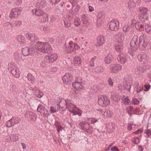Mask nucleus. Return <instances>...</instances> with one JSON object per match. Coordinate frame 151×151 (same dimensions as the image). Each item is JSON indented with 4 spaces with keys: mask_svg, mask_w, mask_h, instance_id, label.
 Returning a JSON list of instances; mask_svg holds the SVG:
<instances>
[{
    "mask_svg": "<svg viewBox=\"0 0 151 151\" xmlns=\"http://www.w3.org/2000/svg\"><path fill=\"white\" fill-rule=\"evenodd\" d=\"M57 105L58 108L60 109L61 108L63 111H65L68 109L70 113V115H76V106L70 101L67 102L65 100H61L58 104H57Z\"/></svg>",
    "mask_w": 151,
    "mask_h": 151,
    "instance_id": "f257e3e1",
    "label": "nucleus"
},
{
    "mask_svg": "<svg viewBox=\"0 0 151 151\" xmlns=\"http://www.w3.org/2000/svg\"><path fill=\"white\" fill-rule=\"evenodd\" d=\"M32 12L33 14L39 17L38 20L40 22H46L48 21L49 17L48 15L40 9H34L32 10Z\"/></svg>",
    "mask_w": 151,
    "mask_h": 151,
    "instance_id": "f03ea898",
    "label": "nucleus"
},
{
    "mask_svg": "<svg viewBox=\"0 0 151 151\" xmlns=\"http://www.w3.org/2000/svg\"><path fill=\"white\" fill-rule=\"evenodd\" d=\"M139 14V19L142 21H145L148 18V14L149 11L147 8L144 6H140L137 10Z\"/></svg>",
    "mask_w": 151,
    "mask_h": 151,
    "instance_id": "7ed1b4c3",
    "label": "nucleus"
},
{
    "mask_svg": "<svg viewBox=\"0 0 151 151\" xmlns=\"http://www.w3.org/2000/svg\"><path fill=\"white\" fill-rule=\"evenodd\" d=\"M8 69L9 71L12 73L14 77L19 78L20 77V74L19 69L17 65L13 63H11L8 65Z\"/></svg>",
    "mask_w": 151,
    "mask_h": 151,
    "instance_id": "20e7f679",
    "label": "nucleus"
},
{
    "mask_svg": "<svg viewBox=\"0 0 151 151\" xmlns=\"http://www.w3.org/2000/svg\"><path fill=\"white\" fill-rule=\"evenodd\" d=\"M98 102L100 106L106 107L110 104V101L109 98L106 95H100L99 96Z\"/></svg>",
    "mask_w": 151,
    "mask_h": 151,
    "instance_id": "39448f33",
    "label": "nucleus"
},
{
    "mask_svg": "<svg viewBox=\"0 0 151 151\" xmlns=\"http://www.w3.org/2000/svg\"><path fill=\"white\" fill-rule=\"evenodd\" d=\"M79 125L81 128L84 131H86L88 133L91 134L93 132V128L90 126L89 124L86 122H82L79 124Z\"/></svg>",
    "mask_w": 151,
    "mask_h": 151,
    "instance_id": "423d86ee",
    "label": "nucleus"
},
{
    "mask_svg": "<svg viewBox=\"0 0 151 151\" xmlns=\"http://www.w3.org/2000/svg\"><path fill=\"white\" fill-rule=\"evenodd\" d=\"M119 23L118 21L112 20L108 23L109 29L112 31H117L119 28Z\"/></svg>",
    "mask_w": 151,
    "mask_h": 151,
    "instance_id": "0eeeda50",
    "label": "nucleus"
},
{
    "mask_svg": "<svg viewBox=\"0 0 151 151\" xmlns=\"http://www.w3.org/2000/svg\"><path fill=\"white\" fill-rule=\"evenodd\" d=\"M45 43L40 42H37L36 43V45H35L33 46V50H34V52H37L38 51L41 52L43 53H44L45 52H47V49L45 51L43 50V48L44 45Z\"/></svg>",
    "mask_w": 151,
    "mask_h": 151,
    "instance_id": "6e6552de",
    "label": "nucleus"
},
{
    "mask_svg": "<svg viewBox=\"0 0 151 151\" xmlns=\"http://www.w3.org/2000/svg\"><path fill=\"white\" fill-rule=\"evenodd\" d=\"M21 11L20 9L18 8L13 9L9 15V17L11 19L17 17L20 14Z\"/></svg>",
    "mask_w": 151,
    "mask_h": 151,
    "instance_id": "1a4fd4ad",
    "label": "nucleus"
},
{
    "mask_svg": "<svg viewBox=\"0 0 151 151\" xmlns=\"http://www.w3.org/2000/svg\"><path fill=\"white\" fill-rule=\"evenodd\" d=\"M110 71L112 73H117L121 71L122 66L119 64H112L111 65Z\"/></svg>",
    "mask_w": 151,
    "mask_h": 151,
    "instance_id": "9d476101",
    "label": "nucleus"
},
{
    "mask_svg": "<svg viewBox=\"0 0 151 151\" xmlns=\"http://www.w3.org/2000/svg\"><path fill=\"white\" fill-rule=\"evenodd\" d=\"M22 54L25 56L29 55H32L34 53V50H33V46L29 48L25 47L23 48L22 50Z\"/></svg>",
    "mask_w": 151,
    "mask_h": 151,
    "instance_id": "9b49d317",
    "label": "nucleus"
},
{
    "mask_svg": "<svg viewBox=\"0 0 151 151\" xmlns=\"http://www.w3.org/2000/svg\"><path fill=\"white\" fill-rule=\"evenodd\" d=\"M137 41L138 37L137 35L134 36L130 42L131 46L133 50L136 49L139 47Z\"/></svg>",
    "mask_w": 151,
    "mask_h": 151,
    "instance_id": "f8f14e48",
    "label": "nucleus"
},
{
    "mask_svg": "<svg viewBox=\"0 0 151 151\" xmlns=\"http://www.w3.org/2000/svg\"><path fill=\"white\" fill-rule=\"evenodd\" d=\"M131 23L132 25H135V27L137 30H140L141 29L144 28V24L143 23L140 22H137L134 19L131 21Z\"/></svg>",
    "mask_w": 151,
    "mask_h": 151,
    "instance_id": "ddd939ff",
    "label": "nucleus"
},
{
    "mask_svg": "<svg viewBox=\"0 0 151 151\" xmlns=\"http://www.w3.org/2000/svg\"><path fill=\"white\" fill-rule=\"evenodd\" d=\"M72 78V75L69 73H67L62 77V80L64 83L69 84L71 83L70 80Z\"/></svg>",
    "mask_w": 151,
    "mask_h": 151,
    "instance_id": "4468645a",
    "label": "nucleus"
},
{
    "mask_svg": "<svg viewBox=\"0 0 151 151\" xmlns=\"http://www.w3.org/2000/svg\"><path fill=\"white\" fill-rule=\"evenodd\" d=\"M117 42L123 43L125 40V36L122 32H119L116 36Z\"/></svg>",
    "mask_w": 151,
    "mask_h": 151,
    "instance_id": "2eb2a0df",
    "label": "nucleus"
},
{
    "mask_svg": "<svg viewBox=\"0 0 151 151\" xmlns=\"http://www.w3.org/2000/svg\"><path fill=\"white\" fill-rule=\"evenodd\" d=\"M117 60L121 64H124L127 60V58L125 55L121 53L118 55Z\"/></svg>",
    "mask_w": 151,
    "mask_h": 151,
    "instance_id": "dca6fc26",
    "label": "nucleus"
},
{
    "mask_svg": "<svg viewBox=\"0 0 151 151\" xmlns=\"http://www.w3.org/2000/svg\"><path fill=\"white\" fill-rule=\"evenodd\" d=\"M37 111L45 116L48 112V110L46 109V107L40 104H39L38 106Z\"/></svg>",
    "mask_w": 151,
    "mask_h": 151,
    "instance_id": "f3484780",
    "label": "nucleus"
},
{
    "mask_svg": "<svg viewBox=\"0 0 151 151\" xmlns=\"http://www.w3.org/2000/svg\"><path fill=\"white\" fill-rule=\"evenodd\" d=\"M26 37L32 42H35L38 40V37L33 33H27L26 35Z\"/></svg>",
    "mask_w": 151,
    "mask_h": 151,
    "instance_id": "a211bd4d",
    "label": "nucleus"
},
{
    "mask_svg": "<svg viewBox=\"0 0 151 151\" xmlns=\"http://www.w3.org/2000/svg\"><path fill=\"white\" fill-rule=\"evenodd\" d=\"M69 46L67 47H66L65 49V51L69 53H72L73 52L74 53H75V51L76 50V48H74L75 46H76V43H75L74 44V47H73V46L72 45V42H70L69 43Z\"/></svg>",
    "mask_w": 151,
    "mask_h": 151,
    "instance_id": "6ab92c4d",
    "label": "nucleus"
},
{
    "mask_svg": "<svg viewBox=\"0 0 151 151\" xmlns=\"http://www.w3.org/2000/svg\"><path fill=\"white\" fill-rule=\"evenodd\" d=\"M139 40V42L138 43L139 47H140L141 49L143 50L147 47V44L145 42L143 36H140Z\"/></svg>",
    "mask_w": 151,
    "mask_h": 151,
    "instance_id": "aec40b11",
    "label": "nucleus"
},
{
    "mask_svg": "<svg viewBox=\"0 0 151 151\" xmlns=\"http://www.w3.org/2000/svg\"><path fill=\"white\" fill-rule=\"evenodd\" d=\"M104 42V36H100L97 38L96 46V47H100L102 45Z\"/></svg>",
    "mask_w": 151,
    "mask_h": 151,
    "instance_id": "412c9836",
    "label": "nucleus"
},
{
    "mask_svg": "<svg viewBox=\"0 0 151 151\" xmlns=\"http://www.w3.org/2000/svg\"><path fill=\"white\" fill-rule=\"evenodd\" d=\"M46 5L45 2L44 0H39L35 4L36 7L42 8Z\"/></svg>",
    "mask_w": 151,
    "mask_h": 151,
    "instance_id": "4be33fe9",
    "label": "nucleus"
},
{
    "mask_svg": "<svg viewBox=\"0 0 151 151\" xmlns=\"http://www.w3.org/2000/svg\"><path fill=\"white\" fill-rule=\"evenodd\" d=\"M123 43L117 42L115 44V48L117 51L121 52L123 49Z\"/></svg>",
    "mask_w": 151,
    "mask_h": 151,
    "instance_id": "5701e85b",
    "label": "nucleus"
},
{
    "mask_svg": "<svg viewBox=\"0 0 151 151\" xmlns=\"http://www.w3.org/2000/svg\"><path fill=\"white\" fill-rule=\"evenodd\" d=\"M82 80V79L81 78L80 80H78V78H77V81H76V90L77 91H80L83 88V86L81 84Z\"/></svg>",
    "mask_w": 151,
    "mask_h": 151,
    "instance_id": "b1692460",
    "label": "nucleus"
},
{
    "mask_svg": "<svg viewBox=\"0 0 151 151\" xmlns=\"http://www.w3.org/2000/svg\"><path fill=\"white\" fill-rule=\"evenodd\" d=\"M58 56L55 54L53 53L51 54L48 57V60L50 63H52L55 61L58 58Z\"/></svg>",
    "mask_w": 151,
    "mask_h": 151,
    "instance_id": "393cba45",
    "label": "nucleus"
},
{
    "mask_svg": "<svg viewBox=\"0 0 151 151\" xmlns=\"http://www.w3.org/2000/svg\"><path fill=\"white\" fill-rule=\"evenodd\" d=\"M112 58V54L110 53L108 54L105 58L104 62L106 64H109L111 63Z\"/></svg>",
    "mask_w": 151,
    "mask_h": 151,
    "instance_id": "a878e982",
    "label": "nucleus"
},
{
    "mask_svg": "<svg viewBox=\"0 0 151 151\" xmlns=\"http://www.w3.org/2000/svg\"><path fill=\"white\" fill-rule=\"evenodd\" d=\"M121 100L122 103L124 104L128 105L129 104L130 101L129 98L128 97L123 96L121 98Z\"/></svg>",
    "mask_w": 151,
    "mask_h": 151,
    "instance_id": "bb28decb",
    "label": "nucleus"
},
{
    "mask_svg": "<svg viewBox=\"0 0 151 151\" xmlns=\"http://www.w3.org/2000/svg\"><path fill=\"white\" fill-rule=\"evenodd\" d=\"M102 115L105 117L110 118L113 115V112L111 111L105 110L104 111Z\"/></svg>",
    "mask_w": 151,
    "mask_h": 151,
    "instance_id": "cd10ccee",
    "label": "nucleus"
},
{
    "mask_svg": "<svg viewBox=\"0 0 151 151\" xmlns=\"http://www.w3.org/2000/svg\"><path fill=\"white\" fill-rule=\"evenodd\" d=\"M81 20L82 21V23L84 25H87L88 23V18L85 14H83L81 17Z\"/></svg>",
    "mask_w": 151,
    "mask_h": 151,
    "instance_id": "c85d7f7f",
    "label": "nucleus"
},
{
    "mask_svg": "<svg viewBox=\"0 0 151 151\" xmlns=\"http://www.w3.org/2000/svg\"><path fill=\"white\" fill-rule=\"evenodd\" d=\"M14 58L16 61H20L22 60V55L18 52H16L14 54Z\"/></svg>",
    "mask_w": 151,
    "mask_h": 151,
    "instance_id": "c756f323",
    "label": "nucleus"
},
{
    "mask_svg": "<svg viewBox=\"0 0 151 151\" xmlns=\"http://www.w3.org/2000/svg\"><path fill=\"white\" fill-rule=\"evenodd\" d=\"M28 113L29 114L28 119L32 122H35L36 118V115L34 113L31 112H30L29 113Z\"/></svg>",
    "mask_w": 151,
    "mask_h": 151,
    "instance_id": "7c9ffc66",
    "label": "nucleus"
},
{
    "mask_svg": "<svg viewBox=\"0 0 151 151\" xmlns=\"http://www.w3.org/2000/svg\"><path fill=\"white\" fill-rule=\"evenodd\" d=\"M132 82L125 83L124 85V87L125 89L128 90L129 92H130V89L132 86Z\"/></svg>",
    "mask_w": 151,
    "mask_h": 151,
    "instance_id": "2f4dec72",
    "label": "nucleus"
},
{
    "mask_svg": "<svg viewBox=\"0 0 151 151\" xmlns=\"http://www.w3.org/2000/svg\"><path fill=\"white\" fill-rule=\"evenodd\" d=\"M11 119L13 126L15 124L18 123L20 121V119L19 118L15 117H13Z\"/></svg>",
    "mask_w": 151,
    "mask_h": 151,
    "instance_id": "473e14b6",
    "label": "nucleus"
},
{
    "mask_svg": "<svg viewBox=\"0 0 151 151\" xmlns=\"http://www.w3.org/2000/svg\"><path fill=\"white\" fill-rule=\"evenodd\" d=\"M138 59L140 61L144 62L146 60V56L145 54H140L138 55Z\"/></svg>",
    "mask_w": 151,
    "mask_h": 151,
    "instance_id": "72a5a7b5",
    "label": "nucleus"
},
{
    "mask_svg": "<svg viewBox=\"0 0 151 151\" xmlns=\"http://www.w3.org/2000/svg\"><path fill=\"white\" fill-rule=\"evenodd\" d=\"M44 48H43V50H44L45 51H46V49H47V52H45L44 53H48L50 52V50H51L50 46V45H49L48 44H47L46 42H45L44 45L43 47Z\"/></svg>",
    "mask_w": 151,
    "mask_h": 151,
    "instance_id": "f704fd0d",
    "label": "nucleus"
},
{
    "mask_svg": "<svg viewBox=\"0 0 151 151\" xmlns=\"http://www.w3.org/2000/svg\"><path fill=\"white\" fill-rule=\"evenodd\" d=\"M27 78L28 80L31 81V82L33 83L35 81V78L34 76L31 73H29L27 75Z\"/></svg>",
    "mask_w": 151,
    "mask_h": 151,
    "instance_id": "c9c22d12",
    "label": "nucleus"
},
{
    "mask_svg": "<svg viewBox=\"0 0 151 151\" xmlns=\"http://www.w3.org/2000/svg\"><path fill=\"white\" fill-rule=\"evenodd\" d=\"M10 140L12 141H16L18 139V136L17 134H12L10 137Z\"/></svg>",
    "mask_w": 151,
    "mask_h": 151,
    "instance_id": "e433bc0d",
    "label": "nucleus"
},
{
    "mask_svg": "<svg viewBox=\"0 0 151 151\" xmlns=\"http://www.w3.org/2000/svg\"><path fill=\"white\" fill-rule=\"evenodd\" d=\"M17 41L19 42L23 43L24 42V37L22 35H19L17 36Z\"/></svg>",
    "mask_w": 151,
    "mask_h": 151,
    "instance_id": "4c0bfd02",
    "label": "nucleus"
},
{
    "mask_svg": "<svg viewBox=\"0 0 151 151\" xmlns=\"http://www.w3.org/2000/svg\"><path fill=\"white\" fill-rule=\"evenodd\" d=\"M128 6L130 8H134L136 6L135 3H134L133 0H130L129 1Z\"/></svg>",
    "mask_w": 151,
    "mask_h": 151,
    "instance_id": "58836bf2",
    "label": "nucleus"
},
{
    "mask_svg": "<svg viewBox=\"0 0 151 151\" xmlns=\"http://www.w3.org/2000/svg\"><path fill=\"white\" fill-rule=\"evenodd\" d=\"M131 26L130 25H127L124 26L123 28V31L124 32H128L130 29Z\"/></svg>",
    "mask_w": 151,
    "mask_h": 151,
    "instance_id": "ea45409f",
    "label": "nucleus"
},
{
    "mask_svg": "<svg viewBox=\"0 0 151 151\" xmlns=\"http://www.w3.org/2000/svg\"><path fill=\"white\" fill-rule=\"evenodd\" d=\"M103 17V13L101 12H99L97 14L96 16L97 19L102 20Z\"/></svg>",
    "mask_w": 151,
    "mask_h": 151,
    "instance_id": "a19ab883",
    "label": "nucleus"
},
{
    "mask_svg": "<svg viewBox=\"0 0 151 151\" xmlns=\"http://www.w3.org/2000/svg\"><path fill=\"white\" fill-rule=\"evenodd\" d=\"M13 24L17 27H19L21 25L22 23L21 21H17L13 22Z\"/></svg>",
    "mask_w": 151,
    "mask_h": 151,
    "instance_id": "79ce46f5",
    "label": "nucleus"
},
{
    "mask_svg": "<svg viewBox=\"0 0 151 151\" xmlns=\"http://www.w3.org/2000/svg\"><path fill=\"white\" fill-rule=\"evenodd\" d=\"M145 29L146 32L148 33L151 32V27L148 24H147L145 26Z\"/></svg>",
    "mask_w": 151,
    "mask_h": 151,
    "instance_id": "37998d69",
    "label": "nucleus"
},
{
    "mask_svg": "<svg viewBox=\"0 0 151 151\" xmlns=\"http://www.w3.org/2000/svg\"><path fill=\"white\" fill-rule=\"evenodd\" d=\"M4 26L7 27L9 29H12L13 28V26L12 25L11 23L9 22H6L4 24Z\"/></svg>",
    "mask_w": 151,
    "mask_h": 151,
    "instance_id": "c03bdc74",
    "label": "nucleus"
},
{
    "mask_svg": "<svg viewBox=\"0 0 151 151\" xmlns=\"http://www.w3.org/2000/svg\"><path fill=\"white\" fill-rule=\"evenodd\" d=\"M96 59V57H94L91 58L90 62V65L91 66H93L94 65V62Z\"/></svg>",
    "mask_w": 151,
    "mask_h": 151,
    "instance_id": "a18cd8bd",
    "label": "nucleus"
},
{
    "mask_svg": "<svg viewBox=\"0 0 151 151\" xmlns=\"http://www.w3.org/2000/svg\"><path fill=\"white\" fill-rule=\"evenodd\" d=\"M11 119L7 121L6 122V127H11L13 126V124L12 123V122H11Z\"/></svg>",
    "mask_w": 151,
    "mask_h": 151,
    "instance_id": "49530a36",
    "label": "nucleus"
},
{
    "mask_svg": "<svg viewBox=\"0 0 151 151\" xmlns=\"http://www.w3.org/2000/svg\"><path fill=\"white\" fill-rule=\"evenodd\" d=\"M132 102L134 105H135L138 104L139 103L138 100L135 98H134L133 99Z\"/></svg>",
    "mask_w": 151,
    "mask_h": 151,
    "instance_id": "de8ad7c7",
    "label": "nucleus"
},
{
    "mask_svg": "<svg viewBox=\"0 0 151 151\" xmlns=\"http://www.w3.org/2000/svg\"><path fill=\"white\" fill-rule=\"evenodd\" d=\"M64 23L65 26L67 28H68L70 26V21L65 20L64 21Z\"/></svg>",
    "mask_w": 151,
    "mask_h": 151,
    "instance_id": "09e8293b",
    "label": "nucleus"
},
{
    "mask_svg": "<svg viewBox=\"0 0 151 151\" xmlns=\"http://www.w3.org/2000/svg\"><path fill=\"white\" fill-rule=\"evenodd\" d=\"M97 119L95 118H90L88 119L89 122L93 124L97 121Z\"/></svg>",
    "mask_w": 151,
    "mask_h": 151,
    "instance_id": "8fccbe9b",
    "label": "nucleus"
},
{
    "mask_svg": "<svg viewBox=\"0 0 151 151\" xmlns=\"http://www.w3.org/2000/svg\"><path fill=\"white\" fill-rule=\"evenodd\" d=\"M96 24L97 26L98 27H100L101 25L102 20L96 19Z\"/></svg>",
    "mask_w": 151,
    "mask_h": 151,
    "instance_id": "3c124183",
    "label": "nucleus"
},
{
    "mask_svg": "<svg viewBox=\"0 0 151 151\" xmlns=\"http://www.w3.org/2000/svg\"><path fill=\"white\" fill-rule=\"evenodd\" d=\"M36 95L38 98H40L42 97L43 95V93L40 91H38L36 93Z\"/></svg>",
    "mask_w": 151,
    "mask_h": 151,
    "instance_id": "603ef678",
    "label": "nucleus"
},
{
    "mask_svg": "<svg viewBox=\"0 0 151 151\" xmlns=\"http://www.w3.org/2000/svg\"><path fill=\"white\" fill-rule=\"evenodd\" d=\"M54 40L52 38H49L47 41L48 42L47 44H48L49 45L51 44H52L54 42Z\"/></svg>",
    "mask_w": 151,
    "mask_h": 151,
    "instance_id": "864d4df0",
    "label": "nucleus"
},
{
    "mask_svg": "<svg viewBox=\"0 0 151 151\" xmlns=\"http://www.w3.org/2000/svg\"><path fill=\"white\" fill-rule=\"evenodd\" d=\"M108 82L109 85L110 86H113L114 83L111 78H109L108 81Z\"/></svg>",
    "mask_w": 151,
    "mask_h": 151,
    "instance_id": "5fc2aeb1",
    "label": "nucleus"
},
{
    "mask_svg": "<svg viewBox=\"0 0 151 151\" xmlns=\"http://www.w3.org/2000/svg\"><path fill=\"white\" fill-rule=\"evenodd\" d=\"M82 112V111L81 110L76 107V114H78V116H80Z\"/></svg>",
    "mask_w": 151,
    "mask_h": 151,
    "instance_id": "6e6d98bb",
    "label": "nucleus"
},
{
    "mask_svg": "<svg viewBox=\"0 0 151 151\" xmlns=\"http://www.w3.org/2000/svg\"><path fill=\"white\" fill-rule=\"evenodd\" d=\"M132 141L134 143L137 144L139 142V139L137 137L134 138L133 139Z\"/></svg>",
    "mask_w": 151,
    "mask_h": 151,
    "instance_id": "4d7b16f0",
    "label": "nucleus"
},
{
    "mask_svg": "<svg viewBox=\"0 0 151 151\" xmlns=\"http://www.w3.org/2000/svg\"><path fill=\"white\" fill-rule=\"evenodd\" d=\"M144 87L146 89L145 91H147L150 89V85L149 84H145L144 85Z\"/></svg>",
    "mask_w": 151,
    "mask_h": 151,
    "instance_id": "13d9d810",
    "label": "nucleus"
},
{
    "mask_svg": "<svg viewBox=\"0 0 151 151\" xmlns=\"http://www.w3.org/2000/svg\"><path fill=\"white\" fill-rule=\"evenodd\" d=\"M81 61L80 58L79 57H78L77 58H76V64L80 65L81 64Z\"/></svg>",
    "mask_w": 151,
    "mask_h": 151,
    "instance_id": "bf43d9fd",
    "label": "nucleus"
},
{
    "mask_svg": "<svg viewBox=\"0 0 151 151\" xmlns=\"http://www.w3.org/2000/svg\"><path fill=\"white\" fill-rule=\"evenodd\" d=\"M143 132V130L142 129H140L137 130V131H135V132H133V134H139L140 133H142Z\"/></svg>",
    "mask_w": 151,
    "mask_h": 151,
    "instance_id": "052dcab7",
    "label": "nucleus"
},
{
    "mask_svg": "<svg viewBox=\"0 0 151 151\" xmlns=\"http://www.w3.org/2000/svg\"><path fill=\"white\" fill-rule=\"evenodd\" d=\"M145 133L147 137L151 136V131L149 129L146 130L145 131Z\"/></svg>",
    "mask_w": 151,
    "mask_h": 151,
    "instance_id": "680f3d73",
    "label": "nucleus"
},
{
    "mask_svg": "<svg viewBox=\"0 0 151 151\" xmlns=\"http://www.w3.org/2000/svg\"><path fill=\"white\" fill-rule=\"evenodd\" d=\"M112 98L114 101L116 102H118L120 100V99L119 97H117L115 96H113Z\"/></svg>",
    "mask_w": 151,
    "mask_h": 151,
    "instance_id": "e2e57ef3",
    "label": "nucleus"
},
{
    "mask_svg": "<svg viewBox=\"0 0 151 151\" xmlns=\"http://www.w3.org/2000/svg\"><path fill=\"white\" fill-rule=\"evenodd\" d=\"M111 150L112 151H119V149L116 146H114L112 147Z\"/></svg>",
    "mask_w": 151,
    "mask_h": 151,
    "instance_id": "0e129e2a",
    "label": "nucleus"
},
{
    "mask_svg": "<svg viewBox=\"0 0 151 151\" xmlns=\"http://www.w3.org/2000/svg\"><path fill=\"white\" fill-rule=\"evenodd\" d=\"M50 110L51 113H53L56 111V109L53 106L50 107Z\"/></svg>",
    "mask_w": 151,
    "mask_h": 151,
    "instance_id": "69168bd1",
    "label": "nucleus"
},
{
    "mask_svg": "<svg viewBox=\"0 0 151 151\" xmlns=\"http://www.w3.org/2000/svg\"><path fill=\"white\" fill-rule=\"evenodd\" d=\"M54 125L56 128H57L58 127H60L61 125L60 123L57 121H55Z\"/></svg>",
    "mask_w": 151,
    "mask_h": 151,
    "instance_id": "338daca9",
    "label": "nucleus"
},
{
    "mask_svg": "<svg viewBox=\"0 0 151 151\" xmlns=\"http://www.w3.org/2000/svg\"><path fill=\"white\" fill-rule=\"evenodd\" d=\"M143 88V86H142L139 87L137 89V92L138 93H139V92L141 91H142Z\"/></svg>",
    "mask_w": 151,
    "mask_h": 151,
    "instance_id": "774afa93",
    "label": "nucleus"
}]
</instances>
